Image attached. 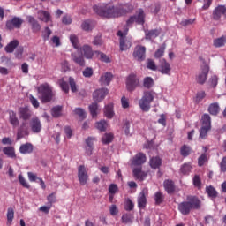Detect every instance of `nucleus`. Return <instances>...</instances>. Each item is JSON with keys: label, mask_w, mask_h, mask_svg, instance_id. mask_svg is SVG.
I'll list each match as a JSON object with an SVG mask.
<instances>
[{"label": "nucleus", "mask_w": 226, "mask_h": 226, "mask_svg": "<svg viewBox=\"0 0 226 226\" xmlns=\"http://www.w3.org/2000/svg\"><path fill=\"white\" fill-rule=\"evenodd\" d=\"M94 11L104 19H117L133 11V7L130 4H120L117 6L112 5V4H103L94 5Z\"/></svg>", "instance_id": "obj_1"}, {"label": "nucleus", "mask_w": 226, "mask_h": 226, "mask_svg": "<svg viewBox=\"0 0 226 226\" xmlns=\"http://www.w3.org/2000/svg\"><path fill=\"white\" fill-rule=\"evenodd\" d=\"M84 57L86 59H93V57H96V51H93V48L86 44L79 48L77 53H72V60L77 64H79V66H84V64H86Z\"/></svg>", "instance_id": "obj_2"}, {"label": "nucleus", "mask_w": 226, "mask_h": 226, "mask_svg": "<svg viewBox=\"0 0 226 226\" xmlns=\"http://www.w3.org/2000/svg\"><path fill=\"white\" fill-rule=\"evenodd\" d=\"M37 91L38 98L42 103H49V102H52V99L56 96L54 88L49 83L40 85L37 87Z\"/></svg>", "instance_id": "obj_3"}, {"label": "nucleus", "mask_w": 226, "mask_h": 226, "mask_svg": "<svg viewBox=\"0 0 226 226\" xmlns=\"http://www.w3.org/2000/svg\"><path fill=\"white\" fill-rule=\"evenodd\" d=\"M199 207H200V200L197 197L192 196L187 199V201H183L178 205V211L186 216V215H190L192 209H199Z\"/></svg>", "instance_id": "obj_4"}, {"label": "nucleus", "mask_w": 226, "mask_h": 226, "mask_svg": "<svg viewBox=\"0 0 226 226\" xmlns=\"http://www.w3.org/2000/svg\"><path fill=\"white\" fill-rule=\"evenodd\" d=\"M154 100V92H145L143 97L139 102V108L143 112H149L151 109V102Z\"/></svg>", "instance_id": "obj_5"}, {"label": "nucleus", "mask_w": 226, "mask_h": 226, "mask_svg": "<svg viewBox=\"0 0 226 226\" xmlns=\"http://www.w3.org/2000/svg\"><path fill=\"white\" fill-rule=\"evenodd\" d=\"M202 126L200 131V139H206L207 132L211 130V117L208 114H204L201 117Z\"/></svg>", "instance_id": "obj_6"}, {"label": "nucleus", "mask_w": 226, "mask_h": 226, "mask_svg": "<svg viewBox=\"0 0 226 226\" xmlns=\"http://www.w3.org/2000/svg\"><path fill=\"white\" fill-rule=\"evenodd\" d=\"M144 22H146V13L144 12V10L139 9L136 11V13L134 16H131L129 19L127 20V26H132V24H139L141 26H144Z\"/></svg>", "instance_id": "obj_7"}, {"label": "nucleus", "mask_w": 226, "mask_h": 226, "mask_svg": "<svg viewBox=\"0 0 226 226\" xmlns=\"http://www.w3.org/2000/svg\"><path fill=\"white\" fill-rule=\"evenodd\" d=\"M126 89L129 91H135L140 86V78L134 73L130 74L126 78Z\"/></svg>", "instance_id": "obj_8"}, {"label": "nucleus", "mask_w": 226, "mask_h": 226, "mask_svg": "<svg viewBox=\"0 0 226 226\" xmlns=\"http://www.w3.org/2000/svg\"><path fill=\"white\" fill-rule=\"evenodd\" d=\"M128 33V28L124 32L119 30L117 32V36L120 37V50H128L132 47V41L125 39V36Z\"/></svg>", "instance_id": "obj_9"}, {"label": "nucleus", "mask_w": 226, "mask_h": 226, "mask_svg": "<svg viewBox=\"0 0 226 226\" xmlns=\"http://www.w3.org/2000/svg\"><path fill=\"white\" fill-rule=\"evenodd\" d=\"M209 73V65L204 64L201 66L200 71L196 76V82L198 84H204L207 80V75Z\"/></svg>", "instance_id": "obj_10"}, {"label": "nucleus", "mask_w": 226, "mask_h": 226, "mask_svg": "<svg viewBox=\"0 0 226 226\" xmlns=\"http://www.w3.org/2000/svg\"><path fill=\"white\" fill-rule=\"evenodd\" d=\"M78 177L80 185H86L87 183V179H89V176L87 175V169L86 166H79L78 168Z\"/></svg>", "instance_id": "obj_11"}, {"label": "nucleus", "mask_w": 226, "mask_h": 226, "mask_svg": "<svg viewBox=\"0 0 226 226\" xmlns=\"http://www.w3.org/2000/svg\"><path fill=\"white\" fill-rule=\"evenodd\" d=\"M107 94H109V90L107 88H100L95 90L93 93L94 102L100 103V102L105 100V96H107Z\"/></svg>", "instance_id": "obj_12"}, {"label": "nucleus", "mask_w": 226, "mask_h": 226, "mask_svg": "<svg viewBox=\"0 0 226 226\" xmlns=\"http://www.w3.org/2000/svg\"><path fill=\"white\" fill-rule=\"evenodd\" d=\"M133 57L136 61H144L146 59V47L140 45L136 46Z\"/></svg>", "instance_id": "obj_13"}, {"label": "nucleus", "mask_w": 226, "mask_h": 226, "mask_svg": "<svg viewBox=\"0 0 226 226\" xmlns=\"http://www.w3.org/2000/svg\"><path fill=\"white\" fill-rule=\"evenodd\" d=\"M23 20L20 18L14 17L11 20L7 21L6 27L7 29H20V26L23 24Z\"/></svg>", "instance_id": "obj_14"}, {"label": "nucleus", "mask_w": 226, "mask_h": 226, "mask_svg": "<svg viewBox=\"0 0 226 226\" xmlns=\"http://www.w3.org/2000/svg\"><path fill=\"white\" fill-rule=\"evenodd\" d=\"M146 197H147V189L144 188L138 196V207H139V209L146 207V204H147Z\"/></svg>", "instance_id": "obj_15"}, {"label": "nucleus", "mask_w": 226, "mask_h": 226, "mask_svg": "<svg viewBox=\"0 0 226 226\" xmlns=\"http://www.w3.org/2000/svg\"><path fill=\"white\" fill-rule=\"evenodd\" d=\"M37 19L45 23L52 22V16L50 15V12L43 10L38 11Z\"/></svg>", "instance_id": "obj_16"}, {"label": "nucleus", "mask_w": 226, "mask_h": 226, "mask_svg": "<svg viewBox=\"0 0 226 226\" xmlns=\"http://www.w3.org/2000/svg\"><path fill=\"white\" fill-rule=\"evenodd\" d=\"M30 126L34 133H40V132H41V122L38 117H34L31 120Z\"/></svg>", "instance_id": "obj_17"}, {"label": "nucleus", "mask_w": 226, "mask_h": 226, "mask_svg": "<svg viewBox=\"0 0 226 226\" xmlns=\"http://www.w3.org/2000/svg\"><path fill=\"white\" fill-rule=\"evenodd\" d=\"M146 163V154L142 153L137 154L132 160V164L134 166H139Z\"/></svg>", "instance_id": "obj_18"}, {"label": "nucleus", "mask_w": 226, "mask_h": 226, "mask_svg": "<svg viewBox=\"0 0 226 226\" xmlns=\"http://www.w3.org/2000/svg\"><path fill=\"white\" fill-rule=\"evenodd\" d=\"M104 116L105 117H107V119H112V117H114L115 116V112H114V103L110 102L107 105H105L104 109Z\"/></svg>", "instance_id": "obj_19"}, {"label": "nucleus", "mask_w": 226, "mask_h": 226, "mask_svg": "<svg viewBox=\"0 0 226 226\" xmlns=\"http://www.w3.org/2000/svg\"><path fill=\"white\" fill-rule=\"evenodd\" d=\"M19 117L20 119H23L24 121H27L28 119H31V116H33V113L29 109V108H20L19 109Z\"/></svg>", "instance_id": "obj_20"}, {"label": "nucleus", "mask_w": 226, "mask_h": 226, "mask_svg": "<svg viewBox=\"0 0 226 226\" xmlns=\"http://www.w3.org/2000/svg\"><path fill=\"white\" fill-rule=\"evenodd\" d=\"M213 15L215 20H220L222 15H226V7L224 5L217 6L214 11Z\"/></svg>", "instance_id": "obj_21"}, {"label": "nucleus", "mask_w": 226, "mask_h": 226, "mask_svg": "<svg viewBox=\"0 0 226 226\" xmlns=\"http://www.w3.org/2000/svg\"><path fill=\"white\" fill-rule=\"evenodd\" d=\"M27 135H29V128L26 127V124L23 123L18 131L17 140H20V139H24V137H27Z\"/></svg>", "instance_id": "obj_22"}, {"label": "nucleus", "mask_w": 226, "mask_h": 226, "mask_svg": "<svg viewBox=\"0 0 226 226\" xmlns=\"http://www.w3.org/2000/svg\"><path fill=\"white\" fill-rule=\"evenodd\" d=\"M159 71L163 75H169V73H170V64H169L165 59L161 60Z\"/></svg>", "instance_id": "obj_23"}, {"label": "nucleus", "mask_w": 226, "mask_h": 226, "mask_svg": "<svg viewBox=\"0 0 226 226\" xmlns=\"http://www.w3.org/2000/svg\"><path fill=\"white\" fill-rule=\"evenodd\" d=\"M113 75L110 72L102 74L100 78V83L102 86H109L112 82Z\"/></svg>", "instance_id": "obj_24"}, {"label": "nucleus", "mask_w": 226, "mask_h": 226, "mask_svg": "<svg viewBox=\"0 0 226 226\" xmlns=\"http://www.w3.org/2000/svg\"><path fill=\"white\" fill-rule=\"evenodd\" d=\"M133 176L136 179H139V181H144L147 174L142 171V168H135L133 170Z\"/></svg>", "instance_id": "obj_25"}, {"label": "nucleus", "mask_w": 226, "mask_h": 226, "mask_svg": "<svg viewBox=\"0 0 226 226\" xmlns=\"http://www.w3.org/2000/svg\"><path fill=\"white\" fill-rule=\"evenodd\" d=\"M133 176L136 179H139V181H144L147 174L142 171V168H135L133 170Z\"/></svg>", "instance_id": "obj_26"}, {"label": "nucleus", "mask_w": 226, "mask_h": 226, "mask_svg": "<svg viewBox=\"0 0 226 226\" xmlns=\"http://www.w3.org/2000/svg\"><path fill=\"white\" fill-rule=\"evenodd\" d=\"M9 122L13 128H17V126H19V117H17V113H15V111H9Z\"/></svg>", "instance_id": "obj_27"}, {"label": "nucleus", "mask_w": 226, "mask_h": 226, "mask_svg": "<svg viewBox=\"0 0 226 226\" xmlns=\"http://www.w3.org/2000/svg\"><path fill=\"white\" fill-rule=\"evenodd\" d=\"M3 153L5 154L7 158H17V154H15V147H5L3 148Z\"/></svg>", "instance_id": "obj_28"}, {"label": "nucleus", "mask_w": 226, "mask_h": 226, "mask_svg": "<svg viewBox=\"0 0 226 226\" xmlns=\"http://www.w3.org/2000/svg\"><path fill=\"white\" fill-rule=\"evenodd\" d=\"M33 144L31 143H26L20 146L19 152L21 154H29L33 151Z\"/></svg>", "instance_id": "obj_29"}, {"label": "nucleus", "mask_w": 226, "mask_h": 226, "mask_svg": "<svg viewBox=\"0 0 226 226\" xmlns=\"http://www.w3.org/2000/svg\"><path fill=\"white\" fill-rule=\"evenodd\" d=\"M94 26H96V23H94V21L87 19L82 23L81 27L83 31H91V29L94 27Z\"/></svg>", "instance_id": "obj_30"}, {"label": "nucleus", "mask_w": 226, "mask_h": 226, "mask_svg": "<svg viewBox=\"0 0 226 226\" xmlns=\"http://www.w3.org/2000/svg\"><path fill=\"white\" fill-rule=\"evenodd\" d=\"M27 20L31 24L32 29L34 31L36 32V31H40V29H41L40 23H38V21L36 19H34V18L33 16H28Z\"/></svg>", "instance_id": "obj_31"}, {"label": "nucleus", "mask_w": 226, "mask_h": 226, "mask_svg": "<svg viewBox=\"0 0 226 226\" xmlns=\"http://www.w3.org/2000/svg\"><path fill=\"white\" fill-rule=\"evenodd\" d=\"M150 167L152 169H160L161 165H162V159L158 156L156 157H152L150 159Z\"/></svg>", "instance_id": "obj_32"}, {"label": "nucleus", "mask_w": 226, "mask_h": 226, "mask_svg": "<svg viewBox=\"0 0 226 226\" xmlns=\"http://www.w3.org/2000/svg\"><path fill=\"white\" fill-rule=\"evenodd\" d=\"M95 57L100 59L102 63H110V61H112L110 56L100 51H95Z\"/></svg>", "instance_id": "obj_33"}, {"label": "nucleus", "mask_w": 226, "mask_h": 226, "mask_svg": "<svg viewBox=\"0 0 226 226\" xmlns=\"http://www.w3.org/2000/svg\"><path fill=\"white\" fill-rule=\"evenodd\" d=\"M164 188L168 193H174L175 186L174 182L171 180L164 181Z\"/></svg>", "instance_id": "obj_34"}, {"label": "nucleus", "mask_w": 226, "mask_h": 226, "mask_svg": "<svg viewBox=\"0 0 226 226\" xmlns=\"http://www.w3.org/2000/svg\"><path fill=\"white\" fill-rule=\"evenodd\" d=\"M208 112L212 116H216V114H218L220 112V106L218 105V103L215 102V103L210 104V106L208 108Z\"/></svg>", "instance_id": "obj_35"}, {"label": "nucleus", "mask_w": 226, "mask_h": 226, "mask_svg": "<svg viewBox=\"0 0 226 226\" xmlns=\"http://www.w3.org/2000/svg\"><path fill=\"white\" fill-rule=\"evenodd\" d=\"M17 47H19V41L14 40L5 47V51L11 53L13 50H15V49H17Z\"/></svg>", "instance_id": "obj_36"}, {"label": "nucleus", "mask_w": 226, "mask_h": 226, "mask_svg": "<svg viewBox=\"0 0 226 226\" xmlns=\"http://www.w3.org/2000/svg\"><path fill=\"white\" fill-rule=\"evenodd\" d=\"M160 34V31L158 30H152L146 32V39L147 40H154V38H157Z\"/></svg>", "instance_id": "obj_37"}, {"label": "nucleus", "mask_w": 226, "mask_h": 226, "mask_svg": "<svg viewBox=\"0 0 226 226\" xmlns=\"http://www.w3.org/2000/svg\"><path fill=\"white\" fill-rule=\"evenodd\" d=\"M95 127L97 130H100V132H105V130H107L109 127V124L105 120H101L95 124Z\"/></svg>", "instance_id": "obj_38"}, {"label": "nucleus", "mask_w": 226, "mask_h": 226, "mask_svg": "<svg viewBox=\"0 0 226 226\" xmlns=\"http://www.w3.org/2000/svg\"><path fill=\"white\" fill-rule=\"evenodd\" d=\"M226 43V37L225 36H222L219 37L215 40H214V47H223V45H225Z\"/></svg>", "instance_id": "obj_39"}, {"label": "nucleus", "mask_w": 226, "mask_h": 226, "mask_svg": "<svg viewBox=\"0 0 226 226\" xmlns=\"http://www.w3.org/2000/svg\"><path fill=\"white\" fill-rule=\"evenodd\" d=\"M114 140V134L112 133H106L102 138V144H110Z\"/></svg>", "instance_id": "obj_40"}, {"label": "nucleus", "mask_w": 226, "mask_h": 226, "mask_svg": "<svg viewBox=\"0 0 226 226\" xmlns=\"http://www.w3.org/2000/svg\"><path fill=\"white\" fill-rule=\"evenodd\" d=\"M143 86L144 87H147V89H150V87L154 86V80H153V78L151 77H147L143 80Z\"/></svg>", "instance_id": "obj_41"}, {"label": "nucleus", "mask_w": 226, "mask_h": 226, "mask_svg": "<svg viewBox=\"0 0 226 226\" xmlns=\"http://www.w3.org/2000/svg\"><path fill=\"white\" fill-rule=\"evenodd\" d=\"M89 111L92 117H96L98 116V103H92L89 106Z\"/></svg>", "instance_id": "obj_42"}, {"label": "nucleus", "mask_w": 226, "mask_h": 226, "mask_svg": "<svg viewBox=\"0 0 226 226\" xmlns=\"http://www.w3.org/2000/svg\"><path fill=\"white\" fill-rule=\"evenodd\" d=\"M122 223H133V215L124 214L122 215Z\"/></svg>", "instance_id": "obj_43"}, {"label": "nucleus", "mask_w": 226, "mask_h": 226, "mask_svg": "<svg viewBox=\"0 0 226 226\" xmlns=\"http://www.w3.org/2000/svg\"><path fill=\"white\" fill-rule=\"evenodd\" d=\"M192 164L185 163L184 165L181 166L180 172H182L185 175H188L190 174V172H192Z\"/></svg>", "instance_id": "obj_44"}, {"label": "nucleus", "mask_w": 226, "mask_h": 226, "mask_svg": "<svg viewBox=\"0 0 226 226\" xmlns=\"http://www.w3.org/2000/svg\"><path fill=\"white\" fill-rule=\"evenodd\" d=\"M133 207H135V204H133V201H132V200H130V198L125 199V200H124L125 211H132V210H133Z\"/></svg>", "instance_id": "obj_45"}, {"label": "nucleus", "mask_w": 226, "mask_h": 226, "mask_svg": "<svg viewBox=\"0 0 226 226\" xmlns=\"http://www.w3.org/2000/svg\"><path fill=\"white\" fill-rule=\"evenodd\" d=\"M59 86L64 93H69L70 86L68 85V82L64 81V79L59 80Z\"/></svg>", "instance_id": "obj_46"}, {"label": "nucleus", "mask_w": 226, "mask_h": 226, "mask_svg": "<svg viewBox=\"0 0 226 226\" xmlns=\"http://www.w3.org/2000/svg\"><path fill=\"white\" fill-rule=\"evenodd\" d=\"M62 110H63V107H61V106L54 107L51 109V114H52L53 117H59V116H61Z\"/></svg>", "instance_id": "obj_47"}, {"label": "nucleus", "mask_w": 226, "mask_h": 226, "mask_svg": "<svg viewBox=\"0 0 226 226\" xmlns=\"http://www.w3.org/2000/svg\"><path fill=\"white\" fill-rule=\"evenodd\" d=\"M147 68H148V70H152L153 72H156V70H158V66H156V63H154L153 59L147 60Z\"/></svg>", "instance_id": "obj_48"}, {"label": "nucleus", "mask_w": 226, "mask_h": 226, "mask_svg": "<svg viewBox=\"0 0 226 226\" xmlns=\"http://www.w3.org/2000/svg\"><path fill=\"white\" fill-rule=\"evenodd\" d=\"M207 193L208 194V197H211L212 199H215L216 195H218V192H216V190L213 186L207 187Z\"/></svg>", "instance_id": "obj_49"}, {"label": "nucleus", "mask_w": 226, "mask_h": 226, "mask_svg": "<svg viewBox=\"0 0 226 226\" xmlns=\"http://www.w3.org/2000/svg\"><path fill=\"white\" fill-rule=\"evenodd\" d=\"M70 41L74 49H76V50H79V38H77L75 34H72L70 36Z\"/></svg>", "instance_id": "obj_50"}, {"label": "nucleus", "mask_w": 226, "mask_h": 226, "mask_svg": "<svg viewBox=\"0 0 226 226\" xmlns=\"http://www.w3.org/2000/svg\"><path fill=\"white\" fill-rule=\"evenodd\" d=\"M180 153H181L182 156H188V154H190V153H192V149L190 148V147L184 145L181 147Z\"/></svg>", "instance_id": "obj_51"}, {"label": "nucleus", "mask_w": 226, "mask_h": 226, "mask_svg": "<svg viewBox=\"0 0 226 226\" xmlns=\"http://www.w3.org/2000/svg\"><path fill=\"white\" fill-rule=\"evenodd\" d=\"M205 98H206V92H204V91H200V92H198L197 94H196L195 102H196L197 103H200V102H201L202 100H204Z\"/></svg>", "instance_id": "obj_52"}, {"label": "nucleus", "mask_w": 226, "mask_h": 226, "mask_svg": "<svg viewBox=\"0 0 226 226\" xmlns=\"http://www.w3.org/2000/svg\"><path fill=\"white\" fill-rule=\"evenodd\" d=\"M163 54H165V44H163L162 47H160L157 51L154 54V57L160 58L163 56Z\"/></svg>", "instance_id": "obj_53"}, {"label": "nucleus", "mask_w": 226, "mask_h": 226, "mask_svg": "<svg viewBox=\"0 0 226 226\" xmlns=\"http://www.w3.org/2000/svg\"><path fill=\"white\" fill-rule=\"evenodd\" d=\"M15 216V212H13L12 208H9L7 212V222L8 223H11L13 222V218Z\"/></svg>", "instance_id": "obj_54"}, {"label": "nucleus", "mask_w": 226, "mask_h": 226, "mask_svg": "<svg viewBox=\"0 0 226 226\" xmlns=\"http://www.w3.org/2000/svg\"><path fill=\"white\" fill-rule=\"evenodd\" d=\"M74 112L76 116H79V117H80V119H86V111H84L82 109L77 108Z\"/></svg>", "instance_id": "obj_55"}, {"label": "nucleus", "mask_w": 226, "mask_h": 226, "mask_svg": "<svg viewBox=\"0 0 226 226\" xmlns=\"http://www.w3.org/2000/svg\"><path fill=\"white\" fill-rule=\"evenodd\" d=\"M69 84L71 86V90L72 93H77V84L75 83V79L72 77L69 78Z\"/></svg>", "instance_id": "obj_56"}, {"label": "nucleus", "mask_w": 226, "mask_h": 226, "mask_svg": "<svg viewBox=\"0 0 226 226\" xmlns=\"http://www.w3.org/2000/svg\"><path fill=\"white\" fill-rule=\"evenodd\" d=\"M121 104L124 109H129L130 107V100L126 98L125 96H123L121 98Z\"/></svg>", "instance_id": "obj_57"}, {"label": "nucleus", "mask_w": 226, "mask_h": 226, "mask_svg": "<svg viewBox=\"0 0 226 226\" xmlns=\"http://www.w3.org/2000/svg\"><path fill=\"white\" fill-rule=\"evenodd\" d=\"M193 185H194V186H196V188H200V186H202V182H201L200 177H199V175L194 176Z\"/></svg>", "instance_id": "obj_58"}, {"label": "nucleus", "mask_w": 226, "mask_h": 226, "mask_svg": "<svg viewBox=\"0 0 226 226\" xmlns=\"http://www.w3.org/2000/svg\"><path fill=\"white\" fill-rule=\"evenodd\" d=\"M123 132L127 136L130 137V122H125L124 126H123Z\"/></svg>", "instance_id": "obj_59"}, {"label": "nucleus", "mask_w": 226, "mask_h": 226, "mask_svg": "<svg viewBox=\"0 0 226 226\" xmlns=\"http://www.w3.org/2000/svg\"><path fill=\"white\" fill-rule=\"evenodd\" d=\"M29 100L34 109H38V107H40V102H38V99L34 98V96L30 95Z\"/></svg>", "instance_id": "obj_60"}, {"label": "nucleus", "mask_w": 226, "mask_h": 226, "mask_svg": "<svg viewBox=\"0 0 226 226\" xmlns=\"http://www.w3.org/2000/svg\"><path fill=\"white\" fill-rule=\"evenodd\" d=\"M50 34H52V30H50V28L49 27H46L42 32V36L44 40H49V38H50Z\"/></svg>", "instance_id": "obj_61"}, {"label": "nucleus", "mask_w": 226, "mask_h": 226, "mask_svg": "<svg viewBox=\"0 0 226 226\" xmlns=\"http://www.w3.org/2000/svg\"><path fill=\"white\" fill-rule=\"evenodd\" d=\"M83 76L87 77V78H90L93 77V69L91 67H87L84 71H83Z\"/></svg>", "instance_id": "obj_62"}, {"label": "nucleus", "mask_w": 226, "mask_h": 226, "mask_svg": "<svg viewBox=\"0 0 226 226\" xmlns=\"http://www.w3.org/2000/svg\"><path fill=\"white\" fill-rule=\"evenodd\" d=\"M117 190H118L117 185H116V184H111V185L109 186V193H111V194H116V193H117Z\"/></svg>", "instance_id": "obj_63"}, {"label": "nucleus", "mask_w": 226, "mask_h": 226, "mask_svg": "<svg viewBox=\"0 0 226 226\" xmlns=\"http://www.w3.org/2000/svg\"><path fill=\"white\" fill-rule=\"evenodd\" d=\"M220 168L222 172H226V156L222 158L220 163Z\"/></svg>", "instance_id": "obj_64"}]
</instances>
